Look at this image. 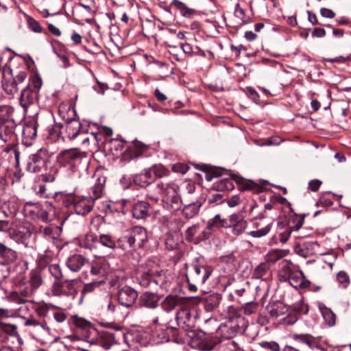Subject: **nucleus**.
<instances>
[{"instance_id": "obj_1", "label": "nucleus", "mask_w": 351, "mask_h": 351, "mask_svg": "<svg viewBox=\"0 0 351 351\" xmlns=\"http://www.w3.org/2000/svg\"><path fill=\"white\" fill-rule=\"evenodd\" d=\"M137 276L139 284L142 287H147L156 285L165 290L169 287V282L164 279L162 271L158 270L154 261H147L141 265L137 271Z\"/></svg>"}, {"instance_id": "obj_2", "label": "nucleus", "mask_w": 351, "mask_h": 351, "mask_svg": "<svg viewBox=\"0 0 351 351\" xmlns=\"http://www.w3.org/2000/svg\"><path fill=\"white\" fill-rule=\"evenodd\" d=\"M147 241L146 230L141 226H135L119 239L118 246L123 250L130 252L142 247Z\"/></svg>"}, {"instance_id": "obj_3", "label": "nucleus", "mask_w": 351, "mask_h": 351, "mask_svg": "<svg viewBox=\"0 0 351 351\" xmlns=\"http://www.w3.org/2000/svg\"><path fill=\"white\" fill-rule=\"evenodd\" d=\"M42 84L41 78L34 75L29 79L28 84L22 89L19 97V104L25 111L37 99Z\"/></svg>"}, {"instance_id": "obj_4", "label": "nucleus", "mask_w": 351, "mask_h": 351, "mask_svg": "<svg viewBox=\"0 0 351 351\" xmlns=\"http://www.w3.org/2000/svg\"><path fill=\"white\" fill-rule=\"evenodd\" d=\"M72 323L75 326V336L78 339L88 343H93L97 334V330L91 323L84 318L77 316L72 317Z\"/></svg>"}, {"instance_id": "obj_5", "label": "nucleus", "mask_w": 351, "mask_h": 351, "mask_svg": "<svg viewBox=\"0 0 351 351\" xmlns=\"http://www.w3.org/2000/svg\"><path fill=\"white\" fill-rule=\"evenodd\" d=\"M179 187L174 182L167 183L163 191L164 199L167 208L174 211L178 210L183 204V198L178 193Z\"/></svg>"}, {"instance_id": "obj_6", "label": "nucleus", "mask_w": 351, "mask_h": 351, "mask_svg": "<svg viewBox=\"0 0 351 351\" xmlns=\"http://www.w3.org/2000/svg\"><path fill=\"white\" fill-rule=\"evenodd\" d=\"M233 180L238 184L243 183V186H242L243 190L254 189L256 186L255 183L252 181L245 182L242 178L237 176H232V178H225L217 180L213 183V189L217 191H231L234 188Z\"/></svg>"}, {"instance_id": "obj_7", "label": "nucleus", "mask_w": 351, "mask_h": 351, "mask_svg": "<svg viewBox=\"0 0 351 351\" xmlns=\"http://www.w3.org/2000/svg\"><path fill=\"white\" fill-rule=\"evenodd\" d=\"M27 73L25 71H20L15 76L2 77L1 86L4 92L11 96H14L19 90V86L25 82Z\"/></svg>"}, {"instance_id": "obj_8", "label": "nucleus", "mask_w": 351, "mask_h": 351, "mask_svg": "<svg viewBox=\"0 0 351 351\" xmlns=\"http://www.w3.org/2000/svg\"><path fill=\"white\" fill-rule=\"evenodd\" d=\"M28 207H32L29 213L35 215L44 222L51 221L55 215V208L49 202H45L42 204L29 202L26 204V209H28Z\"/></svg>"}, {"instance_id": "obj_9", "label": "nucleus", "mask_w": 351, "mask_h": 351, "mask_svg": "<svg viewBox=\"0 0 351 351\" xmlns=\"http://www.w3.org/2000/svg\"><path fill=\"white\" fill-rule=\"evenodd\" d=\"M24 326L29 328L30 332L36 339H41L50 332V328L45 319H38L33 316L25 318Z\"/></svg>"}, {"instance_id": "obj_10", "label": "nucleus", "mask_w": 351, "mask_h": 351, "mask_svg": "<svg viewBox=\"0 0 351 351\" xmlns=\"http://www.w3.org/2000/svg\"><path fill=\"white\" fill-rule=\"evenodd\" d=\"M192 343L201 351H211L220 343V339L217 336L200 332L193 337Z\"/></svg>"}, {"instance_id": "obj_11", "label": "nucleus", "mask_w": 351, "mask_h": 351, "mask_svg": "<svg viewBox=\"0 0 351 351\" xmlns=\"http://www.w3.org/2000/svg\"><path fill=\"white\" fill-rule=\"evenodd\" d=\"M212 273L210 267L198 264H193L191 269L186 274V280L195 284H204Z\"/></svg>"}, {"instance_id": "obj_12", "label": "nucleus", "mask_w": 351, "mask_h": 351, "mask_svg": "<svg viewBox=\"0 0 351 351\" xmlns=\"http://www.w3.org/2000/svg\"><path fill=\"white\" fill-rule=\"evenodd\" d=\"M226 221L228 225L226 228H230L232 234L236 237L241 235L247 227V221L239 213L230 215L228 219H226Z\"/></svg>"}, {"instance_id": "obj_13", "label": "nucleus", "mask_w": 351, "mask_h": 351, "mask_svg": "<svg viewBox=\"0 0 351 351\" xmlns=\"http://www.w3.org/2000/svg\"><path fill=\"white\" fill-rule=\"evenodd\" d=\"M247 328V322L245 319L241 315H237L232 317L228 323V325H225L221 328L222 331L225 330H230V334L225 335L226 338H231L234 336L237 332H241L245 330Z\"/></svg>"}, {"instance_id": "obj_14", "label": "nucleus", "mask_w": 351, "mask_h": 351, "mask_svg": "<svg viewBox=\"0 0 351 351\" xmlns=\"http://www.w3.org/2000/svg\"><path fill=\"white\" fill-rule=\"evenodd\" d=\"M89 343L91 345L97 344L104 349L108 350L112 346L117 344L118 341L113 333L109 331L101 330L100 332L97 331L94 342Z\"/></svg>"}, {"instance_id": "obj_15", "label": "nucleus", "mask_w": 351, "mask_h": 351, "mask_svg": "<svg viewBox=\"0 0 351 351\" xmlns=\"http://www.w3.org/2000/svg\"><path fill=\"white\" fill-rule=\"evenodd\" d=\"M137 298V292L130 287H124L118 292V300L120 304L128 308L135 303Z\"/></svg>"}, {"instance_id": "obj_16", "label": "nucleus", "mask_w": 351, "mask_h": 351, "mask_svg": "<svg viewBox=\"0 0 351 351\" xmlns=\"http://www.w3.org/2000/svg\"><path fill=\"white\" fill-rule=\"evenodd\" d=\"M95 201L90 197H77L73 209L79 215L85 216L93 208Z\"/></svg>"}, {"instance_id": "obj_17", "label": "nucleus", "mask_w": 351, "mask_h": 351, "mask_svg": "<svg viewBox=\"0 0 351 351\" xmlns=\"http://www.w3.org/2000/svg\"><path fill=\"white\" fill-rule=\"evenodd\" d=\"M14 284L19 287V294L27 300L31 298L36 291L32 287L29 285L25 280L24 274L20 272L16 277L13 278Z\"/></svg>"}, {"instance_id": "obj_18", "label": "nucleus", "mask_w": 351, "mask_h": 351, "mask_svg": "<svg viewBox=\"0 0 351 351\" xmlns=\"http://www.w3.org/2000/svg\"><path fill=\"white\" fill-rule=\"evenodd\" d=\"M304 215L302 217L295 215L294 218L289 221V227L284 231L279 234V241L284 243L287 242L293 230H298L304 224Z\"/></svg>"}, {"instance_id": "obj_19", "label": "nucleus", "mask_w": 351, "mask_h": 351, "mask_svg": "<svg viewBox=\"0 0 351 351\" xmlns=\"http://www.w3.org/2000/svg\"><path fill=\"white\" fill-rule=\"evenodd\" d=\"M204 201L205 198L190 200V202H183L182 214L184 217L186 219H191L197 215Z\"/></svg>"}, {"instance_id": "obj_20", "label": "nucleus", "mask_w": 351, "mask_h": 351, "mask_svg": "<svg viewBox=\"0 0 351 351\" xmlns=\"http://www.w3.org/2000/svg\"><path fill=\"white\" fill-rule=\"evenodd\" d=\"M77 284V282L75 280H66L61 283H54L53 286L56 291H57L58 288L62 293L75 298L77 294L75 287Z\"/></svg>"}, {"instance_id": "obj_21", "label": "nucleus", "mask_w": 351, "mask_h": 351, "mask_svg": "<svg viewBox=\"0 0 351 351\" xmlns=\"http://www.w3.org/2000/svg\"><path fill=\"white\" fill-rule=\"evenodd\" d=\"M109 271V265L104 260H99L93 263L90 274L101 278L99 282H103Z\"/></svg>"}, {"instance_id": "obj_22", "label": "nucleus", "mask_w": 351, "mask_h": 351, "mask_svg": "<svg viewBox=\"0 0 351 351\" xmlns=\"http://www.w3.org/2000/svg\"><path fill=\"white\" fill-rule=\"evenodd\" d=\"M287 281L290 285L297 289L307 288L311 285V282L305 279L302 271H294Z\"/></svg>"}, {"instance_id": "obj_23", "label": "nucleus", "mask_w": 351, "mask_h": 351, "mask_svg": "<svg viewBox=\"0 0 351 351\" xmlns=\"http://www.w3.org/2000/svg\"><path fill=\"white\" fill-rule=\"evenodd\" d=\"M132 215L138 219L147 217L151 213V207L149 203L140 201L134 204L132 207Z\"/></svg>"}, {"instance_id": "obj_24", "label": "nucleus", "mask_w": 351, "mask_h": 351, "mask_svg": "<svg viewBox=\"0 0 351 351\" xmlns=\"http://www.w3.org/2000/svg\"><path fill=\"white\" fill-rule=\"evenodd\" d=\"M182 198L183 202H190V200L204 199V197L200 192L196 191V186L194 183L186 182Z\"/></svg>"}, {"instance_id": "obj_25", "label": "nucleus", "mask_w": 351, "mask_h": 351, "mask_svg": "<svg viewBox=\"0 0 351 351\" xmlns=\"http://www.w3.org/2000/svg\"><path fill=\"white\" fill-rule=\"evenodd\" d=\"M266 308L270 316L273 318H278L286 314L288 311V307L279 301L269 303Z\"/></svg>"}, {"instance_id": "obj_26", "label": "nucleus", "mask_w": 351, "mask_h": 351, "mask_svg": "<svg viewBox=\"0 0 351 351\" xmlns=\"http://www.w3.org/2000/svg\"><path fill=\"white\" fill-rule=\"evenodd\" d=\"M171 5L174 6L180 12L182 16L186 19H192L198 14V11L188 7L186 3L180 0H173Z\"/></svg>"}, {"instance_id": "obj_27", "label": "nucleus", "mask_w": 351, "mask_h": 351, "mask_svg": "<svg viewBox=\"0 0 351 351\" xmlns=\"http://www.w3.org/2000/svg\"><path fill=\"white\" fill-rule=\"evenodd\" d=\"M45 160L40 155H29L27 160V169L29 172L36 173L45 166Z\"/></svg>"}, {"instance_id": "obj_28", "label": "nucleus", "mask_w": 351, "mask_h": 351, "mask_svg": "<svg viewBox=\"0 0 351 351\" xmlns=\"http://www.w3.org/2000/svg\"><path fill=\"white\" fill-rule=\"evenodd\" d=\"M0 258H2L1 263L7 265L16 259L17 254L14 250L0 242Z\"/></svg>"}, {"instance_id": "obj_29", "label": "nucleus", "mask_w": 351, "mask_h": 351, "mask_svg": "<svg viewBox=\"0 0 351 351\" xmlns=\"http://www.w3.org/2000/svg\"><path fill=\"white\" fill-rule=\"evenodd\" d=\"M197 169L202 170L205 172L206 180L210 182L214 178H217L221 176V169H216L212 166L206 164H193Z\"/></svg>"}, {"instance_id": "obj_30", "label": "nucleus", "mask_w": 351, "mask_h": 351, "mask_svg": "<svg viewBox=\"0 0 351 351\" xmlns=\"http://www.w3.org/2000/svg\"><path fill=\"white\" fill-rule=\"evenodd\" d=\"M95 176L97 177L96 182L92 188V195L90 197L94 201L102 196L106 181V178L104 176L97 174Z\"/></svg>"}, {"instance_id": "obj_31", "label": "nucleus", "mask_w": 351, "mask_h": 351, "mask_svg": "<svg viewBox=\"0 0 351 351\" xmlns=\"http://www.w3.org/2000/svg\"><path fill=\"white\" fill-rule=\"evenodd\" d=\"M87 260L80 254H73L68 258L66 265L73 271H78L85 265Z\"/></svg>"}, {"instance_id": "obj_32", "label": "nucleus", "mask_w": 351, "mask_h": 351, "mask_svg": "<svg viewBox=\"0 0 351 351\" xmlns=\"http://www.w3.org/2000/svg\"><path fill=\"white\" fill-rule=\"evenodd\" d=\"M0 330L9 336L16 338L18 343V349H21L23 341L17 330V326L14 324L0 322Z\"/></svg>"}, {"instance_id": "obj_33", "label": "nucleus", "mask_w": 351, "mask_h": 351, "mask_svg": "<svg viewBox=\"0 0 351 351\" xmlns=\"http://www.w3.org/2000/svg\"><path fill=\"white\" fill-rule=\"evenodd\" d=\"M293 272L292 263L290 261L285 260L280 264L278 274V280L280 282H287Z\"/></svg>"}, {"instance_id": "obj_34", "label": "nucleus", "mask_w": 351, "mask_h": 351, "mask_svg": "<svg viewBox=\"0 0 351 351\" xmlns=\"http://www.w3.org/2000/svg\"><path fill=\"white\" fill-rule=\"evenodd\" d=\"M27 284L33 287V289L38 290L43 285V280L40 268H35L32 269L28 275V280H26Z\"/></svg>"}, {"instance_id": "obj_35", "label": "nucleus", "mask_w": 351, "mask_h": 351, "mask_svg": "<svg viewBox=\"0 0 351 351\" xmlns=\"http://www.w3.org/2000/svg\"><path fill=\"white\" fill-rule=\"evenodd\" d=\"M79 243L82 247L92 250L97 247L99 239L95 234L90 232L80 240Z\"/></svg>"}, {"instance_id": "obj_36", "label": "nucleus", "mask_w": 351, "mask_h": 351, "mask_svg": "<svg viewBox=\"0 0 351 351\" xmlns=\"http://www.w3.org/2000/svg\"><path fill=\"white\" fill-rule=\"evenodd\" d=\"M221 297L219 293H213L208 295L204 302L205 310L211 312L216 310L221 302Z\"/></svg>"}, {"instance_id": "obj_37", "label": "nucleus", "mask_w": 351, "mask_h": 351, "mask_svg": "<svg viewBox=\"0 0 351 351\" xmlns=\"http://www.w3.org/2000/svg\"><path fill=\"white\" fill-rule=\"evenodd\" d=\"M226 219H222L219 214L215 215L212 219H209L206 223L208 229L213 233L216 230L227 227Z\"/></svg>"}, {"instance_id": "obj_38", "label": "nucleus", "mask_w": 351, "mask_h": 351, "mask_svg": "<svg viewBox=\"0 0 351 351\" xmlns=\"http://www.w3.org/2000/svg\"><path fill=\"white\" fill-rule=\"evenodd\" d=\"M292 339L297 342L307 345L311 349L317 347L315 337L309 334H293Z\"/></svg>"}, {"instance_id": "obj_39", "label": "nucleus", "mask_w": 351, "mask_h": 351, "mask_svg": "<svg viewBox=\"0 0 351 351\" xmlns=\"http://www.w3.org/2000/svg\"><path fill=\"white\" fill-rule=\"evenodd\" d=\"M159 300L160 298L158 295L149 292L145 293L141 297L142 305L149 308H156L158 305Z\"/></svg>"}, {"instance_id": "obj_40", "label": "nucleus", "mask_w": 351, "mask_h": 351, "mask_svg": "<svg viewBox=\"0 0 351 351\" xmlns=\"http://www.w3.org/2000/svg\"><path fill=\"white\" fill-rule=\"evenodd\" d=\"M182 301V298L178 295H168L162 302L161 306L166 312L173 311Z\"/></svg>"}, {"instance_id": "obj_41", "label": "nucleus", "mask_w": 351, "mask_h": 351, "mask_svg": "<svg viewBox=\"0 0 351 351\" xmlns=\"http://www.w3.org/2000/svg\"><path fill=\"white\" fill-rule=\"evenodd\" d=\"M81 126L82 124L78 120L72 119L68 121L65 126V130L67 134L68 138H75L80 131Z\"/></svg>"}, {"instance_id": "obj_42", "label": "nucleus", "mask_w": 351, "mask_h": 351, "mask_svg": "<svg viewBox=\"0 0 351 351\" xmlns=\"http://www.w3.org/2000/svg\"><path fill=\"white\" fill-rule=\"evenodd\" d=\"M165 185V184L164 182H160L155 186L150 187L146 194L147 197L154 202H158L159 196L163 194Z\"/></svg>"}, {"instance_id": "obj_43", "label": "nucleus", "mask_w": 351, "mask_h": 351, "mask_svg": "<svg viewBox=\"0 0 351 351\" xmlns=\"http://www.w3.org/2000/svg\"><path fill=\"white\" fill-rule=\"evenodd\" d=\"M269 264L267 262L261 263L255 267L252 273V278L265 280L269 276Z\"/></svg>"}, {"instance_id": "obj_44", "label": "nucleus", "mask_w": 351, "mask_h": 351, "mask_svg": "<svg viewBox=\"0 0 351 351\" xmlns=\"http://www.w3.org/2000/svg\"><path fill=\"white\" fill-rule=\"evenodd\" d=\"M55 197H60V199H62L65 206H72L73 208L74 206V202L76 200V198H77V197H75L71 194H66L64 192L55 193Z\"/></svg>"}, {"instance_id": "obj_45", "label": "nucleus", "mask_w": 351, "mask_h": 351, "mask_svg": "<svg viewBox=\"0 0 351 351\" xmlns=\"http://www.w3.org/2000/svg\"><path fill=\"white\" fill-rule=\"evenodd\" d=\"M152 339L156 343L167 342L169 340L167 330L164 329L155 330L152 334Z\"/></svg>"}, {"instance_id": "obj_46", "label": "nucleus", "mask_w": 351, "mask_h": 351, "mask_svg": "<svg viewBox=\"0 0 351 351\" xmlns=\"http://www.w3.org/2000/svg\"><path fill=\"white\" fill-rule=\"evenodd\" d=\"M125 141L119 139H112L109 142V149L111 152H122V154H126V150H123Z\"/></svg>"}, {"instance_id": "obj_47", "label": "nucleus", "mask_w": 351, "mask_h": 351, "mask_svg": "<svg viewBox=\"0 0 351 351\" xmlns=\"http://www.w3.org/2000/svg\"><path fill=\"white\" fill-rule=\"evenodd\" d=\"M15 135L12 128H9L5 124L0 125V138L5 142L14 138Z\"/></svg>"}, {"instance_id": "obj_48", "label": "nucleus", "mask_w": 351, "mask_h": 351, "mask_svg": "<svg viewBox=\"0 0 351 351\" xmlns=\"http://www.w3.org/2000/svg\"><path fill=\"white\" fill-rule=\"evenodd\" d=\"M321 312L324 320L329 326H332L335 324L336 316L330 308L325 306L321 308Z\"/></svg>"}, {"instance_id": "obj_49", "label": "nucleus", "mask_w": 351, "mask_h": 351, "mask_svg": "<svg viewBox=\"0 0 351 351\" xmlns=\"http://www.w3.org/2000/svg\"><path fill=\"white\" fill-rule=\"evenodd\" d=\"M191 317V313L188 309H181L180 310L176 317V319L177 321L178 325L179 326H182L186 324V322L189 321Z\"/></svg>"}, {"instance_id": "obj_50", "label": "nucleus", "mask_w": 351, "mask_h": 351, "mask_svg": "<svg viewBox=\"0 0 351 351\" xmlns=\"http://www.w3.org/2000/svg\"><path fill=\"white\" fill-rule=\"evenodd\" d=\"M13 112L14 110L12 107L10 106H0V125L3 124V123L10 117Z\"/></svg>"}, {"instance_id": "obj_51", "label": "nucleus", "mask_w": 351, "mask_h": 351, "mask_svg": "<svg viewBox=\"0 0 351 351\" xmlns=\"http://www.w3.org/2000/svg\"><path fill=\"white\" fill-rule=\"evenodd\" d=\"M99 239V243L110 249H114L117 246L116 241L108 234H101Z\"/></svg>"}, {"instance_id": "obj_52", "label": "nucleus", "mask_w": 351, "mask_h": 351, "mask_svg": "<svg viewBox=\"0 0 351 351\" xmlns=\"http://www.w3.org/2000/svg\"><path fill=\"white\" fill-rule=\"evenodd\" d=\"M199 228L200 226L199 224H195L189 227L185 232L186 240L189 241H194L195 243V237L199 232Z\"/></svg>"}, {"instance_id": "obj_53", "label": "nucleus", "mask_w": 351, "mask_h": 351, "mask_svg": "<svg viewBox=\"0 0 351 351\" xmlns=\"http://www.w3.org/2000/svg\"><path fill=\"white\" fill-rule=\"evenodd\" d=\"M337 280L339 285L344 289L347 288L350 284V277L348 274L344 271H341L337 273Z\"/></svg>"}, {"instance_id": "obj_54", "label": "nucleus", "mask_w": 351, "mask_h": 351, "mask_svg": "<svg viewBox=\"0 0 351 351\" xmlns=\"http://www.w3.org/2000/svg\"><path fill=\"white\" fill-rule=\"evenodd\" d=\"M234 15L236 17L240 19L239 25H243L247 23V19L245 16L244 10L241 7L239 3H237L234 8Z\"/></svg>"}, {"instance_id": "obj_55", "label": "nucleus", "mask_w": 351, "mask_h": 351, "mask_svg": "<svg viewBox=\"0 0 351 351\" xmlns=\"http://www.w3.org/2000/svg\"><path fill=\"white\" fill-rule=\"evenodd\" d=\"M258 302H249L245 303L242 308L245 315H250L258 311Z\"/></svg>"}, {"instance_id": "obj_56", "label": "nucleus", "mask_w": 351, "mask_h": 351, "mask_svg": "<svg viewBox=\"0 0 351 351\" xmlns=\"http://www.w3.org/2000/svg\"><path fill=\"white\" fill-rule=\"evenodd\" d=\"M48 270L51 275L56 280H60L63 277L62 270L58 264H51L49 265Z\"/></svg>"}, {"instance_id": "obj_57", "label": "nucleus", "mask_w": 351, "mask_h": 351, "mask_svg": "<svg viewBox=\"0 0 351 351\" xmlns=\"http://www.w3.org/2000/svg\"><path fill=\"white\" fill-rule=\"evenodd\" d=\"M156 178H162L169 174V171L162 165H154L152 167Z\"/></svg>"}, {"instance_id": "obj_58", "label": "nucleus", "mask_w": 351, "mask_h": 351, "mask_svg": "<svg viewBox=\"0 0 351 351\" xmlns=\"http://www.w3.org/2000/svg\"><path fill=\"white\" fill-rule=\"evenodd\" d=\"M51 304H39L36 308L35 311L36 314L41 318L40 319H44V318L47 315L48 312L49 311Z\"/></svg>"}, {"instance_id": "obj_59", "label": "nucleus", "mask_w": 351, "mask_h": 351, "mask_svg": "<svg viewBox=\"0 0 351 351\" xmlns=\"http://www.w3.org/2000/svg\"><path fill=\"white\" fill-rule=\"evenodd\" d=\"M212 234L213 232L208 229L207 226L202 230H199L198 234L195 237V243H198L209 239Z\"/></svg>"}, {"instance_id": "obj_60", "label": "nucleus", "mask_w": 351, "mask_h": 351, "mask_svg": "<svg viewBox=\"0 0 351 351\" xmlns=\"http://www.w3.org/2000/svg\"><path fill=\"white\" fill-rule=\"evenodd\" d=\"M270 229H271L270 225H267L261 229L251 231L248 234H249V235H250L254 238H260L263 236H265L270 231Z\"/></svg>"}, {"instance_id": "obj_61", "label": "nucleus", "mask_w": 351, "mask_h": 351, "mask_svg": "<svg viewBox=\"0 0 351 351\" xmlns=\"http://www.w3.org/2000/svg\"><path fill=\"white\" fill-rule=\"evenodd\" d=\"M10 298L12 302L19 304H25L28 301V300L22 297V295L19 294V291L18 290L12 291L10 295Z\"/></svg>"}, {"instance_id": "obj_62", "label": "nucleus", "mask_w": 351, "mask_h": 351, "mask_svg": "<svg viewBox=\"0 0 351 351\" xmlns=\"http://www.w3.org/2000/svg\"><path fill=\"white\" fill-rule=\"evenodd\" d=\"M284 256V252L282 250H272L267 255V259L271 262H276Z\"/></svg>"}, {"instance_id": "obj_63", "label": "nucleus", "mask_w": 351, "mask_h": 351, "mask_svg": "<svg viewBox=\"0 0 351 351\" xmlns=\"http://www.w3.org/2000/svg\"><path fill=\"white\" fill-rule=\"evenodd\" d=\"M40 233L42 234L47 239H55V234L53 233V228L49 226L40 227Z\"/></svg>"}, {"instance_id": "obj_64", "label": "nucleus", "mask_w": 351, "mask_h": 351, "mask_svg": "<svg viewBox=\"0 0 351 351\" xmlns=\"http://www.w3.org/2000/svg\"><path fill=\"white\" fill-rule=\"evenodd\" d=\"M189 169V165L184 162H178L172 165V170L174 172L184 174Z\"/></svg>"}]
</instances>
